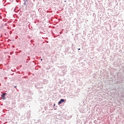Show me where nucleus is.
<instances>
[{
	"label": "nucleus",
	"mask_w": 124,
	"mask_h": 124,
	"mask_svg": "<svg viewBox=\"0 0 124 124\" xmlns=\"http://www.w3.org/2000/svg\"><path fill=\"white\" fill-rule=\"evenodd\" d=\"M6 94H7V93H3L1 94V97H2L3 99L4 100H5V99H6V98L5 97V96H6Z\"/></svg>",
	"instance_id": "f257e3e1"
},
{
	"label": "nucleus",
	"mask_w": 124,
	"mask_h": 124,
	"mask_svg": "<svg viewBox=\"0 0 124 124\" xmlns=\"http://www.w3.org/2000/svg\"><path fill=\"white\" fill-rule=\"evenodd\" d=\"M65 100L64 99H61L59 102H58V105H61L62 103H63V102H64Z\"/></svg>",
	"instance_id": "f03ea898"
},
{
	"label": "nucleus",
	"mask_w": 124,
	"mask_h": 124,
	"mask_svg": "<svg viewBox=\"0 0 124 124\" xmlns=\"http://www.w3.org/2000/svg\"><path fill=\"white\" fill-rule=\"evenodd\" d=\"M35 88H36V89H38V88H39V86L38 84H35Z\"/></svg>",
	"instance_id": "7ed1b4c3"
},
{
	"label": "nucleus",
	"mask_w": 124,
	"mask_h": 124,
	"mask_svg": "<svg viewBox=\"0 0 124 124\" xmlns=\"http://www.w3.org/2000/svg\"><path fill=\"white\" fill-rule=\"evenodd\" d=\"M27 1H28V0H24V5H27Z\"/></svg>",
	"instance_id": "20e7f679"
},
{
	"label": "nucleus",
	"mask_w": 124,
	"mask_h": 124,
	"mask_svg": "<svg viewBox=\"0 0 124 124\" xmlns=\"http://www.w3.org/2000/svg\"><path fill=\"white\" fill-rule=\"evenodd\" d=\"M33 40H31V43H33Z\"/></svg>",
	"instance_id": "39448f33"
},
{
	"label": "nucleus",
	"mask_w": 124,
	"mask_h": 124,
	"mask_svg": "<svg viewBox=\"0 0 124 124\" xmlns=\"http://www.w3.org/2000/svg\"><path fill=\"white\" fill-rule=\"evenodd\" d=\"M47 109H48V108L47 107L45 108V110H47Z\"/></svg>",
	"instance_id": "423d86ee"
},
{
	"label": "nucleus",
	"mask_w": 124,
	"mask_h": 124,
	"mask_svg": "<svg viewBox=\"0 0 124 124\" xmlns=\"http://www.w3.org/2000/svg\"><path fill=\"white\" fill-rule=\"evenodd\" d=\"M55 106H56V104H54V108H56V107H55Z\"/></svg>",
	"instance_id": "0eeeda50"
},
{
	"label": "nucleus",
	"mask_w": 124,
	"mask_h": 124,
	"mask_svg": "<svg viewBox=\"0 0 124 124\" xmlns=\"http://www.w3.org/2000/svg\"><path fill=\"white\" fill-rule=\"evenodd\" d=\"M14 88H15V89H16V88H17V86H14Z\"/></svg>",
	"instance_id": "6e6552de"
},
{
	"label": "nucleus",
	"mask_w": 124,
	"mask_h": 124,
	"mask_svg": "<svg viewBox=\"0 0 124 124\" xmlns=\"http://www.w3.org/2000/svg\"><path fill=\"white\" fill-rule=\"evenodd\" d=\"M78 50H81V48H78Z\"/></svg>",
	"instance_id": "1a4fd4ad"
},
{
	"label": "nucleus",
	"mask_w": 124,
	"mask_h": 124,
	"mask_svg": "<svg viewBox=\"0 0 124 124\" xmlns=\"http://www.w3.org/2000/svg\"><path fill=\"white\" fill-rule=\"evenodd\" d=\"M28 61H30V60H29V59H28Z\"/></svg>",
	"instance_id": "9d476101"
},
{
	"label": "nucleus",
	"mask_w": 124,
	"mask_h": 124,
	"mask_svg": "<svg viewBox=\"0 0 124 124\" xmlns=\"http://www.w3.org/2000/svg\"><path fill=\"white\" fill-rule=\"evenodd\" d=\"M28 61H30V60H29V59H28Z\"/></svg>",
	"instance_id": "9b49d317"
},
{
	"label": "nucleus",
	"mask_w": 124,
	"mask_h": 124,
	"mask_svg": "<svg viewBox=\"0 0 124 124\" xmlns=\"http://www.w3.org/2000/svg\"><path fill=\"white\" fill-rule=\"evenodd\" d=\"M41 61H42V59H41Z\"/></svg>",
	"instance_id": "f8f14e48"
}]
</instances>
